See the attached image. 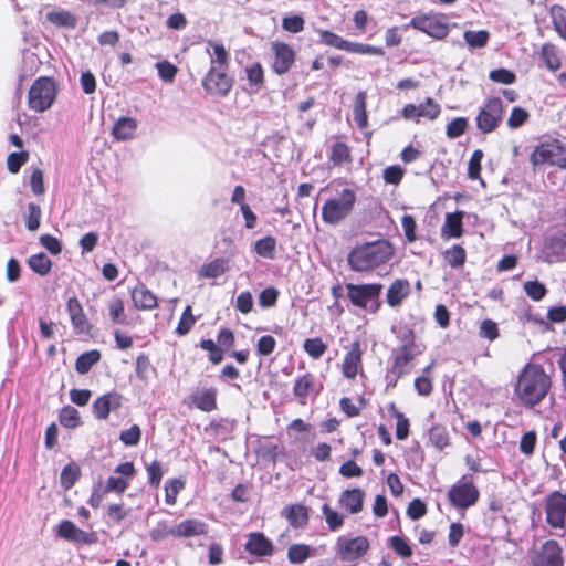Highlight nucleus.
<instances>
[{
    "label": "nucleus",
    "mask_w": 566,
    "mask_h": 566,
    "mask_svg": "<svg viewBox=\"0 0 566 566\" xmlns=\"http://www.w3.org/2000/svg\"><path fill=\"white\" fill-rule=\"evenodd\" d=\"M67 312L70 315L72 326L77 333L82 334L88 331V321L83 312V307L80 301L76 297L69 298Z\"/></svg>",
    "instance_id": "412c9836"
},
{
    "label": "nucleus",
    "mask_w": 566,
    "mask_h": 566,
    "mask_svg": "<svg viewBox=\"0 0 566 566\" xmlns=\"http://www.w3.org/2000/svg\"><path fill=\"white\" fill-rule=\"evenodd\" d=\"M80 476V469L76 464H67L61 472V485L69 490L77 481Z\"/></svg>",
    "instance_id": "09e8293b"
},
{
    "label": "nucleus",
    "mask_w": 566,
    "mask_h": 566,
    "mask_svg": "<svg viewBox=\"0 0 566 566\" xmlns=\"http://www.w3.org/2000/svg\"><path fill=\"white\" fill-rule=\"evenodd\" d=\"M411 292L410 283L407 280L397 279L389 286L386 301L389 306L397 307L409 296Z\"/></svg>",
    "instance_id": "5701e85b"
},
{
    "label": "nucleus",
    "mask_w": 566,
    "mask_h": 566,
    "mask_svg": "<svg viewBox=\"0 0 566 566\" xmlns=\"http://www.w3.org/2000/svg\"><path fill=\"white\" fill-rule=\"evenodd\" d=\"M479 495L480 492L478 488L468 475H463L448 492V499L451 505L462 510L474 505L479 500Z\"/></svg>",
    "instance_id": "9d476101"
},
{
    "label": "nucleus",
    "mask_w": 566,
    "mask_h": 566,
    "mask_svg": "<svg viewBox=\"0 0 566 566\" xmlns=\"http://www.w3.org/2000/svg\"><path fill=\"white\" fill-rule=\"evenodd\" d=\"M389 410L394 418H396V437L398 440L407 439L409 434V420L405 417L403 413L398 411L394 403L390 405Z\"/></svg>",
    "instance_id": "a19ab883"
},
{
    "label": "nucleus",
    "mask_w": 566,
    "mask_h": 566,
    "mask_svg": "<svg viewBox=\"0 0 566 566\" xmlns=\"http://www.w3.org/2000/svg\"><path fill=\"white\" fill-rule=\"evenodd\" d=\"M421 352H400L392 349V364L394 373L398 376H405L410 371V364L417 355Z\"/></svg>",
    "instance_id": "a878e982"
},
{
    "label": "nucleus",
    "mask_w": 566,
    "mask_h": 566,
    "mask_svg": "<svg viewBox=\"0 0 566 566\" xmlns=\"http://www.w3.org/2000/svg\"><path fill=\"white\" fill-rule=\"evenodd\" d=\"M531 163L533 166L548 164L566 169V146L557 139L542 143L532 153Z\"/></svg>",
    "instance_id": "0eeeda50"
},
{
    "label": "nucleus",
    "mask_w": 566,
    "mask_h": 566,
    "mask_svg": "<svg viewBox=\"0 0 566 566\" xmlns=\"http://www.w3.org/2000/svg\"><path fill=\"white\" fill-rule=\"evenodd\" d=\"M57 535L61 538L81 543V544H92L96 542V536L94 533H87L83 530L78 528L73 522L69 520H64L60 523Z\"/></svg>",
    "instance_id": "dca6fc26"
},
{
    "label": "nucleus",
    "mask_w": 566,
    "mask_h": 566,
    "mask_svg": "<svg viewBox=\"0 0 566 566\" xmlns=\"http://www.w3.org/2000/svg\"><path fill=\"white\" fill-rule=\"evenodd\" d=\"M504 106L500 97H490L480 107L475 122L483 134L494 132L503 119Z\"/></svg>",
    "instance_id": "6e6552de"
},
{
    "label": "nucleus",
    "mask_w": 566,
    "mask_h": 566,
    "mask_svg": "<svg viewBox=\"0 0 566 566\" xmlns=\"http://www.w3.org/2000/svg\"><path fill=\"white\" fill-rule=\"evenodd\" d=\"M109 316L114 323L126 324L124 302L119 297H114L108 304Z\"/></svg>",
    "instance_id": "3c124183"
},
{
    "label": "nucleus",
    "mask_w": 566,
    "mask_h": 566,
    "mask_svg": "<svg viewBox=\"0 0 566 566\" xmlns=\"http://www.w3.org/2000/svg\"><path fill=\"white\" fill-rule=\"evenodd\" d=\"M322 512L324 514L325 521L331 531H336L343 526V524H344V515L343 514L333 510L327 504H324L322 506Z\"/></svg>",
    "instance_id": "de8ad7c7"
},
{
    "label": "nucleus",
    "mask_w": 566,
    "mask_h": 566,
    "mask_svg": "<svg viewBox=\"0 0 566 566\" xmlns=\"http://www.w3.org/2000/svg\"><path fill=\"white\" fill-rule=\"evenodd\" d=\"M463 212L447 213L446 221L442 227V234L451 238H459L462 234Z\"/></svg>",
    "instance_id": "72a5a7b5"
},
{
    "label": "nucleus",
    "mask_w": 566,
    "mask_h": 566,
    "mask_svg": "<svg viewBox=\"0 0 566 566\" xmlns=\"http://www.w3.org/2000/svg\"><path fill=\"white\" fill-rule=\"evenodd\" d=\"M551 388V378L541 365L527 364L520 373L515 385V396L527 406L541 402Z\"/></svg>",
    "instance_id": "f03ea898"
},
{
    "label": "nucleus",
    "mask_w": 566,
    "mask_h": 566,
    "mask_svg": "<svg viewBox=\"0 0 566 566\" xmlns=\"http://www.w3.org/2000/svg\"><path fill=\"white\" fill-rule=\"evenodd\" d=\"M120 406L122 396L117 392H108L93 402V412L97 419L105 420L112 410H117Z\"/></svg>",
    "instance_id": "a211bd4d"
},
{
    "label": "nucleus",
    "mask_w": 566,
    "mask_h": 566,
    "mask_svg": "<svg viewBox=\"0 0 566 566\" xmlns=\"http://www.w3.org/2000/svg\"><path fill=\"white\" fill-rule=\"evenodd\" d=\"M551 15L555 30L562 38L566 39V10L560 6H553Z\"/></svg>",
    "instance_id": "a18cd8bd"
},
{
    "label": "nucleus",
    "mask_w": 566,
    "mask_h": 566,
    "mask_svg": "<svg viewBox=\"0 0 566 566\" xmlns=\"http://www.w3.org/2000/svg\"><path fill=\"white\" fill-rule=\"evenodd\" d=\"M326 349L327 346L321 338H308L304 342V350L314 359L322 357Z\"/></svg>",
    "instance_id": "5fc2aeb1"
},
{
    "label": "nucleus",
    "mask_w": 566,
    "mask_h": 566,
    "mask_svg": "<svg viewBox=\"0 0 566 566\" xmlns=\"http://www.w3.org/2000/svg\"><path fill=\"white\" fill-rule=\"evenodd\" d=\"M465 250L459 244H454L444 253V259L451 268L462 266L465 262Z\"/></svg>",
    "instance_id": "49530a36"
},
{
    "label": "nucleus",
    "mask_w": 566,
    "mask_h": 566,
    "mask_svg": "<svg viewBox=\"0 0 566 566\" xmlns=\"http://www.w3.org/2000/svg\"><path fill=\"white\" fill-rule=\"evenodd\" d=\"M60 423L66 428H75L78 424V411L73 407H64L59 416Z\"/></svg>",
    "instance_id": "13d9d810"
},
{
    "label": "nucleus",
    "mask_w": 566,
    "mask_h": 566,
    "mask_svg": "<svg viewBox=\"0 0 566 566\" xmlns=\"http://www.w3.org/2000/svg\"><path fill=\"white\" fill-rule=\"evenodd\" d=\"M311 547L306 544H293L289 547L287 558L291 564H301L311 556Z\"/></svg>",
    "instance_id": "58836bf2"
},
{
    "label": "nucleus",
    "mask_w": 566,
    "mask_h": 566,
    "mask_svg": "<svg viewBox=\"0 0 566 566\" xmlns=\"http://www.w3.org/2000/svg\"><path fill=\"white\" fill-rule=\"evenodd\" d=\"M329 159L336 166H339L345 161H349L350 160L349 147L345 143H342V142L335 143L332 146Z\"/></svg>",
    "instance_id": "c03bdc74"
},
{
    "label": "nucleus",
    "mask_w": 566,
    "mask_h": 566,
    "mask_svg": "<svg viewBox=\"0 0 566 566\" xmlns=\"http://www.w3.org/2000/svg\"><path fill=\"white\" fill-rule=\"evenodd\" d=\"M321 42L325 45L333 46L338 50H344L346 52L350 53H358V54H368V55H385V51L381 48L373 46L369 44L358 43V42H350L342 36L327 31V30H319L318 31Z\"/></svg>",
    "instance_id": "1a4fd4ad"
},
{
    "label": "nucleus",
    "mask_w": 566,
    "mask_h": 566,
    "mask_svg": "<svg viewBox=\"0 0 566 566\" xmlns=\"http://www.w3.org/2000/svg\"><path fill=\"white\" fill-rule=\"evenodd\" d=\"M175 537V525H169L166 521H160L149 531V537L153 542H161L168 537Z\"/></svg>",
    "instance_id": "79ce46f5"
},
{
    "label": "nucleus",
    "mask_w": 566,
    "mask_h": 566,
    "mask_svg": "<svg viewBox=\"0 0 566 566\" xmlns=\"http://www.w3.org/2000/svg\"><path fill=\"white\" fill-rule=\"evenodd\" d=\"M42 211L39 205L30 202L28 205V214L25 217V227L30 231H35L40 227Z\"/></svg>",
    "instance_id": "603ef678"
},
{
    "label": "nucleus",
    "mask_w": 566,
    "mask_h": 566,
    "mask_svg": "<svg viewBox=\"0 0 566 566\" xmlns=\"http://www.w3.org/2000/svg\"><path fill=\"white\" fill-rule=\"evenodd\" d=\"M247 81L251 87V93H258L264 84L263 67L259 62L247 65L244 69Z\"/></svg>",
    "instance_id": "7c9ffc66"
},
{
    "label": "nucleus",
    "mask_w": 566,
    "mask_h": 566,
    "mask_svg": "<svg viewBox=\"0 0 566 566\" xmlns=\"http://www.w3.org/2000/svg\"><path fill=\"white\" fill-rule=\"evenodd\" d=\"M392 256V248L387 241H375L354 248L347 261L353 271L369 272L385 264Z\"/></svg>",
    "instance_id": "7ed1b4c3"
},
{
    "label": "nucleus",
    "mask_w": 566,
    "mask_h": 566,
    "mask_svg": "<svg viewBox=\"0 0 566 566\" xmlns=\"http://www.w3.org/2000/svg\"><path fill=\"white\" fill-rule=\"evenodd\" d=\"M541 59L551 71H556L560 67V61L556 49L552 44H544L542 46Z\"/></svg>",
    "instance_id": "37998d69"
},
{
    "label": "nucleus",
    "mask_w": 566,
    "mask_h": 566,
    "mask_svg": "<svg viewBox=\"0 0 566 566\" xmlns=\"http://www.w3.org/2000/svg\"><path fill=\"white\" fill-rule=\"evenodd\" d=\"M184 488V483L179 480H170L165 484V501L168 505L176 504L177 495Z\"/></svg>",
    "instance_id": "680f3d73"
},
{
    "label": "nucleus",
    "mask_w": 566,
    "mask_h": 566,
    "mask_svg": "<svg viewBox=\"0 0 566 566\" xmlns=\"http://www.w3.org/2000/svg\"><path fill=\"white\" fill-rule=\"evenodd\" d=\"M347 296L349 301L360 308L376 313L380 307L379 295L382 285L379 283L371 284H346Z\"/></svg>",
    "instance_id": "39448f33"
},
{
    "label": "nucleus",
    "mask_w": 566,
    "mask_h": 566,
    "mask_svg": "<svg viewBox=\"0 0 566 566\" xmlns=\"http://www.w3.org/2000/svg\"><path fill=\"white\" fill-rule=\"evenodd\" d=\"M140 437V428L137 424H133L129 429L120 432L119 439L125 446H136L138 444Z\"/></svg>",
    "instance_id": "338daca9"
},
{
    "label": "nucleus",
    "mask_w": 566,
    "mask_h": 566,
    "mask_svg": "<svg viewBox=\"0 0 566 566\" xmlns=\"http://www.w3.org/2000/svg\"><path fill=\"white\" fill-rule=\"evenodd\" d=\"M361 355L360 345L358 342H355L350 350L345 355L342 364V370L346 378L353 379L356 377L361 364Z\"/></svg>",
    "instance_id": "aec40b11"
},
{
    "label": "nucleus",
    "mask_w": 566,
    "mask_h": 566,
    "mask_svg": "<svg viewBox=\"0 0 566 566\" xmlns=\"http://www.w3.org/2000/svg\"><path fill=\"white\" fill-rule=\"evenodd\" d=\"M419 117H426L428 119H436L440 112V105L437 104L431 97H428L424 103L418 105Z\"/></svg>",
    "instance_id": "4d7b16f0"
},
{
    "label": "nucleus",
    "mask_w": 566,
    "mask_h": 566,
    "mask_svg": "<svg viewBox=\"0 0 566 566\" xmlns=\"http://www.w3.org/2000/svg\"><path fill=\"white\" fill-rule=\"evenodd\" d=\"M533 566H563L562 548L556 541L545 542L531 557Z\"/></svg>",
    "instance_id": "ddd939ff"
},
{
    "label": "nucleus",
    "mask_w": 566,
    "mask_h": 566,
    "mask_svg": "<svg viewBox=\"0 0 566 566\" xmlns=\"http://www.w3.org/2000/svg\"><path fill=\"white\" fill-rule=\"evenodd\" d=\"M483 158V153L480 149L473 151L469 164H468V177L472 180L480 179L481 172V160Z\"/></svg>",
    "instance_id": "e2e57ef3"
},
{
    "label": "nucleus",
    "mask_w": 566,
    "mask_h": 566,
    "mask_svg": "<svg viewBox=\"0 0 566 566\" xmlns=\"http://www.w3.org/2000/svg\"><path fill=\"white\" fill-rule=\"evenodd\" d=\"M526 295L533 301H541L547 293L545 285L537 280L527 281L523 285Z\"/></svg>",
    "instance_id": "864d4df0"
},
{
    "label": "nucleus",
    "mask_w": 566,
    "mask_h": 566,
    "mask_svg": "<svg viewBox=\"0 0 566 566\" xmlns=\"http://www.w3.org/2000/svg\"><path fill=\"white\" fill-rule=\"evenodd\" d=\"M282 516H284L295 528H302L308 522L307 509L301 504L286 506L282 511Z\"/></svg>",
    "instance_id": "bb28decb"
},
{
    "label": "nucleus",
    "mask_w": 566,
    "mask_h": 566,
    "mask_svg": "<svg viewBox=\"0 0 566 566\" xmlns=\"http://www.w3.org/2000/svg\"><path fill=\"white\" fill-rule=\"evenodd\" d=\"M429 439L438 450H443L447 446H449L448 431L440 424H433L429 429Z\"/></svg>",
    "instance_id": "4c0bfd02"
},
{
    "label": "nucleus",
    "mask_w": 566,
    "mask_h": 566,
    "mask_svg": "<svg viewBox=\"0 0 566 566\" xmlns=\"http://www.w3.org/2000/svg\"><path fill=\"white\" fill-rule=\"evenodd\" d=\"M321 389L322 386L317 385L315 377L312 374H305L295 380L293 394L302 405H305L306 399L311 396H316Z\"/></svg>",
    "instance_id": "f3484780"
},
{
    "label": "nucleus",
    "mask_w": 566,
    "mask_h": 566,
    "mask_svg": "<svg viewBox=\"0 0 566 566\" xmlns=\"http://www.w3.org/2000/svg\"><path fill=\"white\" fill-rule=\"evenodd\" d=\"M528 112L522 107L515 106L513 107L510 117L507 118V126L511 129H516L524 125L528 119Z\"/></svg>",
    "instance_id": "052dcab7"
},
{
    "label": "nucleus",
    "mask_w": 566,
    "mask_h": 566,
    "mask_svg": "<svg viewBox=\"0 0 566 566\" xmlns=\"http://www.w3.org/2000/svg\"><path fill=\"white\" fill-rule=\"evenodd\" d=\"M244 547L255 556H269L273 553L272 542L260 532L250 533Z\"/></svg>",
    "instance_id": "6ab92c4d"
},
{
    "label": "nucleus",
    "mask_w": 566,
    "mask_h": 566,
    "mask_svg": "<svg viewBox=\"0 0 566 566\" xmlns=\"http://www.w3.org/2000/svg\"><path fill=\"white\" fill-rule=\"evenodd\" d=\"M410 25L437 40L446 38L449 33L444 17L438 14L415 17L411 19Z\"/></svg>",
    "instance_id": "9b49d317"
},
{
    "label": "nucleus",
    "mask_w": 566,
    "mask_h": 566,
    "mask_svg": "<svg viewBox=\"0 0 566 566\" xmlns=\"http://www.w3.org/2000/svg\"><path fill=\"white\" fill-rule=\"evenodd\" d=\"M156 69L159 77L167 83H172L178 72L177 66L167 61L158 62Z\"/></svg>",
    "instance_id": "0e129e2a"
},
{
    "label": "nucleus",
    "mask_w": 566,
    "mask_h": 566,
    "mask_svg": "<svg viewBox=\"0 0 566 566\" xmlns=\"http://www.w3.org/2000/svg\"><path fill=\"white\" fill-rule=\"evenodd\" d=\"M304 19L298 15H287L282 19V28L291 33H298L304 29Z\"/></svg>",
    "instance_id": "69168bd1"
},
{
    "label": "nucleus",
    "mask_w": 566,
    "mask_h": 566,
    "mask_svg": "<svg viewBox=\"0 0 566 566\" xmlns=\"http://www.w3.org/2000/svg\"><path fill=\"white\" fill-rule=\"evenodd\" d=\"M132 300L139 310H153L157 306L156 296L144 285L136 286L133 290Z\"/></svg>",
    "instance_id": "cd10ccee"
},
{
    "label": "nucleus",
    "mask_w": 566,
    "mask_h": 566,
    "mask_svg": "<svg viewBox=\"0 0 566 566\" xmlns=\"http://www.w3.org/2000/svg\"><path fill=\"white\" fill-rule=\"evenodd\" d=\"M271 52L274 56L272 70L274 73L282 75L289 72L295 61V51L284 42L274 41L271 43Z\"/></svg>",
    "instance_id": "2eb2a0df"
},
{
    "label": "nucleus",
    "mask_w": 566,
    "mask_h": 566,
    "mask_svg": "<svg viewBox=\"0 0 566 566\" xmlns=\"http://www.w3.org/2000/svg\"><path fill=\"white\" fill-rule=\"evenodd\" d=\"M356 193L352 189H344L337 199H328L322 208V218L326 223L338 224L353 210Z\"/></svg>",
    "instance_id": "423d86ee"
},
{
    "label": "nucleus",
    "mask_w": 566,
    "mask_h": 566,
    "mask_svg": "<svg viewBox=\"0 0 566 566\" xmlns=\"http://www.w3.org/2000/svg\"><path fill=\"white\" fill-rule=\"evenodd\" d=\"M366 106H367V95L364 91H360L357 93V95L355 97L354 108H353L354 120L360 129L366 128L368 125Z\"/></svg>",
    "instance_id": "2f4dec72"
},
{
    "label": "nucleus",
    "mask_w": 566,
    "mask_h": 566,
    "mask_svg": "<svg viewBox=\"0 0 566 566\" xmlns=\"http://www.w3.org/2000/svg\"><path fill=\"white\" fill-rule=\"evenodd\" d=\"M468 127V119L464 117H457L447 125L446 134L449 138L454 139L464 134Z\"/></svg>",
    "instance_id": "bf43d9fd"
},
{
    "label": "nucleus",
    "mask_w": 566,
    "mask_h": 566,
    "mask_svg": "<svg viewBox=\"0 0 566 566\" xmlns=\"http://www.w3.org/2000/svg\"><path fill=\"white\" fill-rule=\"evenodd\" d=\"M57 87L51 77H39L28 94L29 107L38 113L49 109L56 98Z\"/></svg>",
    "instance_id": "20e7f679"
},
{
    "label": "nucleus",
    "mask_w": 566,
    "mask_h": 566,
    "mask_svg": "<svg viewBox=\"0 0 566 566\" xmlns=\"http://www.w3.org/2000/svg\"><path fill=\"white\" fill-rule=\"evenodd\" d=\"M207 44L210 69L202 80V87L210 96L226 97L233 86V78L227 73L229 54L222 43L208 41Z\"/></svg>",
    "instance_id": "f257e3e1"
},
{
    "label": "nucleus",
    "mask_w": 566,
    "mask_h": 566,
    "mask_svg": "<svg viewBox=\"0 0 566 566\" xmlns=\"http://www.w3.org/2000/svg\"><path fill=\"white\" fill-rule=\"evenodd\" d=\"M364 492L360 489H352L344 491L338 500L340 507L350 514H357L363 510Z\"/></svg>",
    "instance_id": "4be33fe9"
},
{
    "label": "nucleus",
    "mask_w": 566,
    "mask_h": 566,
    "mask_svg": "<svg viewBox=\"0 0 566 566\" xmlns=\"http://www.w3.org/2000/svg\"><path fill=\"white\" fill-rule=\"evenodd\" d=\"M546 521L555 528L563 527L566 521V495L553 492L546 499Z\"/></svg>",
    "instance_id": "f8f14e48"
},
{
    "label": "nucleus",
    "mask_w": 566,
    "mask_h": 566,
    "mask_svg": "<svg viewBox=\"0 0 566 566\" xmlns=\"http://www.w3.org/2000/svg\"><path fill=\"white\" fill-rule=\"evenodd\" d=\"M99 359L101 353L97 349L85 352L77 357L75 369L78 374H87Z\"/></svg>",
    "instance_id": "f704fd0d"
},
{
    "label": "nucleus",
    "mask_w": 566,
    "mask_h": 566,
    "mask_svg": "<svg viewBox=\"0 0 566 566\" xmlns=\"http://www.w3.org/2000/svg\"><path fill=\"white\" fill-rule=\"evenodd\" d=\"M369 548V542L365 536L355 538L339 537L337 539V554L342 560H355L361 557Z\"/></svg>",
    "instance_id": "4468645a"
},
{
    "label": "nucleus",
    "mask_w": 566,
    "mask_h": 566,
    "mask_svg": "<svg viewBox=\"0 0 566 566\" xmlns=\"http://www.w3.org/2000/svg\"><path fill=\"white\" fill-rule=\"evenodd\" d=\"M276 248V240L275 238L268 235L260 240H258L254 244V251L258 255L266 258V259H273L274 258V251Z\"/></svg>",
    "instance_id": "ea45409f"
},
{
    "label": "nucleus",
    "mask_w": 566,
    "mask_h": 566,
    "mask_svg": "<svg viewBox=\"0 0 566 566\" xmlns=\"http://www.w3.org/2000/svg\"><path fill=\"white\" fill-rule=\"evenodd\" d=\"M46 19L56 25L61 27H74L75 25V18L72 13L67 11H52L46 14Z\"/></svg>",
    "instance_id": "8fccbe9b"
},
{
    "label": "nucleus",
    "mask_w": 566,
    "mask_h": 566,
    "mask_svg": "<svg viewBox=\"0 0 566 566\" xmlns=\"http://www.w3.org/2000/svg\"><path fill=\"white\" fill-rule=\"evenodd\" d=\"M229 269L228 260L224 258H217L205 264L199 270V275L207 279H216L226 273Z\"/></svg>",
    "instance_id": "473e14b6"
},
{
    "label": "nucleus",
    "mask_w": 566,
    "mask_h": 566,
    "mask_svg": "<svg viewBox=\"0 0 566 566\" xmlns=\"http://www.w3.org/2000/svg\"><path fill=\"white\" fill-rule=\"evenodd\" d=\"M137 120L133 117H120L113 127V136L118 140H126L134 136Z\"/></svg>",
    "instance_id": "c756f323"
},
{
    "label": "nucleus",
    "mask_w": 566,
    "mask_h": 566,
    "mask_svg": "<svg viewBox=\"0 0 566 566\" xmlns=\"http://www.w3.org/2000/svg\"><path fill=\"white\" fill-rule=\"evenodd\" d=\"M392 333L396 334L399 344L394 350L400 352H421L415 342V332L407 325L392 326Z\"/></svg>",
    "instance_id": "393cba45"
},
{
    "label": "nucleus",
    "mask_w": 566,
    "mask_h": 566,
    "mask_svg": "<svg viewBox=\"0 0 566 566\" xmlns=\"http://www.w3.org/2000/svg\"><path fill=\"white\" fill-rule=\"evenodd\" d=\"M195 406L206 412H210L217 408V389H202L192 396Z\"/></svg>",
    "instance_id": "c85d7f7f"
},
{
    "label": "nucleus",
    "mask_w": 566,
    "mask_h": 566,
    "mask_svg": "<svg viewBox=\"0 0 566 566\" xmlns=\"http://www.w3.org/2000/svg\"><path fill=\"white\" fill-rule=\"evenodd\" d=\"M548 249L556 255L566 258V233L558 232L549 238Z\"/></svg>",
    "instance_id": "6e6d98bb"
},
{
    "label": "nucleus",
    "mask_w": 566,
    "mask_h": 566,
    "mask_svg": "<svg viewBox=\"0 0 566 566\" xmlns=\"http://www.w3.org/2000/svg\"><path fill=\"white\" fill-rule=\"evenodd\" d=\"M28 265L30 266V269L33 272L43 276L50 272V270L52 268V262L45 253L41 252V253L34 254V255H31L28 259Z\"/></svg>",
    "instance_id": "c9c22d12"
},
{
    "label": "nucleus",
    "mask_w": 566,
    "mask_h": 566,
    "mask_svg": "<svg viewBox=\"0 0 566 566\" xmlns=\"http://www.w3.org/2000/svg\"><path fill=\"white\" fill-rule=\"evenodd\" d=\"M464 41L471 49L484 48L490 39V33L486 30H467L463 33Z\"/></svg>",
    "instance_id": "e433bc0d"
},
{
    "label": "nucleus",
    "mask_w": 566,
    "mask_h": 566,
    "mask_svg": "<svg viewBox=\"0 0 566 566\" xmlns=\"http://www.w3.org/2000/svg\"><path fill=\"white\" fill-rule=\"evenodd\" d=\"M208 526L197 518H187L175 525V537H193L207 533Z\"/></svg>",
    "instance_id": "b1692460"
},
{
    "label": "nucleus",
    "mask_w": 566,
    "mask_h": 566,
    "mask_svg": "<svg viewBox=\"0 0 566 566\" xmlns=\"http://www.w3.org/2000/svg\"><path fill=\"white\" fill-rule=\"evenodd\" d=\"M390 547L403 558H408L412 555L411 547L407 541L400 536H392L390 538Z\"/></svg>",
    "instance_id": "774afa93"
}]
</instances>
